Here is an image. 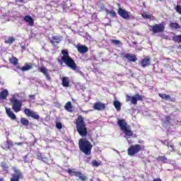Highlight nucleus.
<instances>
[{"instance_id": "obj_1", "label": "nucleus", "mask_w": 181, "mask_h": 181, "mask_svg": "<svg viewBox=\"0 0 181 181\" xmlns=\"http://www.w3.org/2000/svg\"><path fill=\"white\" fill-rule=\"evenodd\" d=\"M61 53L63 56L61 59H58L59 64L62 66L63 63H64L67 67H69V69L76 71V70H77V64H76L74 59H73V58H71L69 54V52L66 49H62Z\"/></svg>"}, {"instance_id": "obj_2", "label": "nucleus", "mask_w": 181, "mask_h": 181, "mask_svg": "<svg viewBox=\"0 0 181 181\" xmlns=\"http://www.w3.org/2000/svg\"><path fill=\"white\" fill-rule=\"evenodd\" d=\"M75 125L76 131L81 136H87V127L86 126V122H84V117L81 115H78Z\"/></svg>"}, {"instance_id": "obj_3", "label": "nucleus", "mask_w": 181, "mask_h": 181, "mask_svg": "<svg viewBox=\"0 0 181 181\" xmlns=\"http://www.w3.org/2000/svg\"><path fill=\"white\" fill-rule=\"evenodd\" d=\"M79 149L85 155H91V149H93V144L87 139H81L78 141Z\"/></svg>"}, {"instance_id": "obj_4", "label": "nucleus", "mask_w": 181, "mask_h": 181, "mask_svg": "<svg viewBox=\"0 0 181 181\" xmlns=\"http://www.w3.org/2000/svg\"><path fill=\"white\" fill-rule=\"evenodd\" d=\"M141 151H145V146L141 144H132L127 149L129 156H134L136 153H139Z\"/></svg>"}, {"instance_id": "obj_5", "label": "nucleus", "mask_w": 181, "mask_h": 181, "mask_svg": "<svg viewBox=\"0 0 181 181\" xmlns=\"http://www.w3.org/2000/svg\"><path fill=\"white\" fill-rule=\"evenodd\" d=\"M117 125H119L122 131H123L124 134L127 135V136H132L134 135V132H132V130L128 129V127H127V125L128 124L125 121V119H119L117 121Z\"/></svg>"}, {"instance_id": "obj_6", "label": "nucleus", "mask_w": 181, "mask_h": 181, "mask_svg": "<svg viewBox=\"0 0 181 181\" xmlns=\"http://www.w3.org/2000/svg\"><path fill=\"white\" fill-rule=\"evenodd\" d=\"M145 98L144 95H141L139 93H136V95L131 96L129 95H126V101L127 103L131 102L134 105H136L138 104V101H144Z\"/></svg>"}, {"instance_id": "obj_7", "label": "nucleus", "mask_w": 181, "mask_h": 181, "mask_svg": "<svg viewBox=\"0 0 181 181\" xmlns=\"http://www.w3.org/2000/svg\"><path fill=\"white\" fill-rule=\"evenodd\" d=\"M10 103L12 104V110L14 112H19L22 110L23 102L16 99V98L13 97L10 99Z\"/></svg>"}, {"instance_id": "obj_8", "label": "nucleus", "mask_w": 181, "mask_h": 181, "mask_svg": "<svg viewBox=\"0 0 181 181\" xmlns=\"http://www.w3.org/2000/svg\"><path fill=\"white\" fill-rule=\"evenodd\" d=\"M118 15L123 19L129 21V19H134V16L131 15V12L119 8L117 11Z\"/></svg>"}, {"instance_id": "obj_9", "label": "nucleus", "mask_w": 181, "mask_h": 181, "mask_svg": "<svg viewBox=\"0 0 181 181\" xmlns=\"http://www.w3.org/2000/svg\"><path fill=\"white\" fill-rule=\"evenodd\" d=\"M66 172L69 173V175H71V176H76V177H78L80 180H87V177L84 175V174L78 171H76V169H68Z\"/></svg>"}, {"instance_id": "obj_10", "label": "nucleus", "mask_w": 181, "mask_h": 181, "mask_svg": "<svg viewBox=\"0 0 181 181\" xmlns=\"http://www.w3.org/2000/svg\"><path fill=\"white\" fill-rule=\"evenodd\" d=\"M153 33H162L165 32V22L151 26Z\"/></svg>"}, {"instance_id": "obj_11", "label": "nucleus", "mask_w": 181, "mask_h": 181, "mask_svg": "<svg viewBox=\"0 0 181 181\" xmlns=\"http://www.w3.org/2000/svg\"><path fill=\"white\" fill-rule=\"evenodd\" d=\"M21 179H23V174L21 172V170L15 169L10 181H19Z\"/></svg>"}, {"instance_id": "obj_12", "label": "nucleus", "mask_w": 181, "mask_h": 181, "mask_svg": "<svg viewBox=\"0 0 181 181\" xmlns=\"http://www.w3.org/2000/svg\"><path fill=\"white\" fill-rule=\"evenodd\" d=\"M24 114L27 115V117H31V118H33L34 119H39V118H40V116H39L37 112L30 110L29 108H25L24 110Z\"/></svg>"}, {"instance_id": "obj_13", "label": "nucleus", "mask_w": 181, "mask_h": 181, "mask_svg": "<svg viewBox=\"0 0 181 181\" xmlns=\"http://www.w3.org/2000/svg\"><path fill=\"white\" fill-rule=\"evenodd\" d=\"M13 141L12 140H7L3 143L1 145L2 149H4V151H11V148H13Z\"/></svg>"}, {"instance_id": "obj_14", "label": "nucleus", "mask_w": 181, "mask_h": 181, "mask_svg": "<svg viewBox=\"0 0 181 181\" xmlns=\"http://www.w3.org/2000/svg\"><path fill=\"white\" fill-rule=\"evenodd\" d=\"M38 71H40V73H42V74H44L46 80H47L48 81H50L52 80V78L49 74V70L47 69V68H46V66H42L40 69H38Z\"/></svg>"}, {"instance_id": "obj_15", "label": "nucleus", "mask_w": 181, "mask_h": 181, "mask_svg": "<svg viewBox=\"0 0 181 181\" xmlns=\"http://www.w3.org/2000/svg\"><path fill=\"white\" fill-rule=\"evenodd\" d=\"M93 108L96 110V111H104V110H105V104L101 102H96L93 105Z\"/></svg>"}, {"instance_id": "obj_16", "label": "nucleus", "mask_w": 181, "mask_h": 181, "mask_svg": "<svg viewBox=\"0 0 181 181\" xmlns=\"http://www.w3.org/2000/svg\"><path fill=\"white\" fill-rule=\"evenodd\" d=\"M5 110H6V114L8 115V118H11V119H13V120H16V115L13 113L11 107H6Z\"/></svg>"}, {"instance_id": "obj_17", "label": "nucleus", "mask_w": 181, "mask_h": 181, "mask_svg": "<svg viewBox=\"0 0 181 181\" xmlns=\"http://www.w3.org/2000/svg\"><path fill=\"white\" fill-rule=\"evenodd\" d=\"M124 58L127 59L128 60V62H132L133 63H135V62H136L138 60V58H136V56L134 54L127 53L124 56Z\"/></svg>"}, {"instance_id": "obj_18", "label": "nucleus", "mask_w": 181, "mask_h": 181, "mask_svg": "<svg viewBox=\"0 0 181 181\" xmlns=\"http://www.w3.org/2000/svg\"><path fill=\"white\" fill-rule=\"evenodd\" d=\"M140 64L141 67H147V66H149L151 64V59L148 58V57H146L144 59H142V61L140 62Z\"/></svg>"}, {"instance_id": "obj_19", "label": "nucleus", "mask_w": 181, "mask_h": 181, "mask_svg": "<svg viewBox=\"0 0 181 181\" xmlns=\"http://www.w3.org/2000/svg\"><path fill=\"white\" fill-rule=\"evenodd\" d=\"M76 49L79 53H87L88 52V47L86 45H76Z\"/></svg>"}, {"instance_id": "obj_20", "label": "nucleus", "mask_w": 181, "mask_h": 181, "mask_svg": "<svg viewBox=\"0 0 181 181\" xmlns=\"http://www.w3.org/2000/svg\"><path fill=\"white\" fill-rule=\"evenodd\" d=\"M16 40L15 37L9 36V37H4V43L6 45H12Z\"/></svg>"}, {"instance_id": "obj_21", "label": "nucleus", "mask_w": 181, "mask_h": 181, "mask_svg": "<svg viewBox=\"0 0 181 181\" xmlns=\"http://www.w3.org/2000/svg\"><path fill=\"white\" fill-rule=\"evenodd\" d=\"M8 95H9L8 89L1 90L0 93V100H6V98H8Z\"/></svg>"}, {"instance_id": "obj_22", "label": "nucleus", "mask_w": 181, "mask_h": 181, "mask_svg": "<svg viewBox=\"0 0 181 181\" xmlns=\"http://www.w3.org/2000/svg\"><path fill=\"white\" fill-rule=\"evenodd\" d=\"M25 22H28L30 26H33L35 25V21L30 16H25L24 17Z\"/></svg>"}, {"instance_id": "obj_23", "label": "nucleus", "mask_w": 181, "mask_h": 181, "mask_svg": "<svg viewBox=\"0 0 181 181\" xmlns=\"http://www.w3.org/2000/svg\"><path fill=\"white\" fill-rule=\"evenodd\" d=\"M62 86L63 87H69L70 86V78L67 76L62 77Z\"/></svg>"}, {"instance_id": "obj_24", "label": "nucleus", "mask_w": 181, "mask_h": 181, "mask_svg": "<svg viewBox=\"0 0 181 181\" xmlns=\"http://www.w3.org/2000/svg\"><path fill=\"white\" fill-rule=\"evenodd\" d=\"M158 96L162 98V100H165V101H173L172 97L165 93H159Z\"/></svg>"}, {"instance_id": "obj_25", "label": "nucleus", "mask_w": 181, "mask_h": 181, "mask_svg": "<svg viewBox=\"0 0 181 181\" xmlns=\"http://www.w3.org/2000/svg\"><path fill=\"white\" fill-rule=\"evenodd\" d=\"M64 108L68 112H73V106L71 105V102L69 101L66 103Z\"/></svg>"}, {"instance_id": "obj_26", "label": "nucleus", "mask_w": 181, "mask_h": 181, "mask_svg": "<svg viewBox=\"0 0 181 181\" xmlns=\"http://www.w3.org/2000/svg\"><path fill=\"white\" fill-rule=\"evenodd\" d=\"M62 42V39L59 36L52 37V40H50V43L52 45H54V43H60Z\"/></svg>"}, {"instance_id": "obj_27", "label": "nucleus", "mask_w": 181, "mask_h": 181, "mask_svg": "<svg viewBox=\"0 0 181 181\" xmlns=\"http://www.w3.org/2000/svg\"><path fill=\"white\" fill-rule=\"evenodd\" d=\"M33 67L32 64L25 63V66L21 67V71H28V70H31Z\"/></svg>"}, {"instance_id": "obj_28", "label": "nucleus", "mask_w": 181, "mask_h": 181, "mask_svg": "<svg viewBox=\"0 0 181 181\" xmlns=\"http://www.w3.org/2000/svg\"><path fill=\"white\" fill-rule=\"evenodd\" d=\"M170 29H175V30L177 29H180L181 26L177 23H170L169 25Z\"/></svg>"}, {"instance_id": "obj_29", "label": "nucleus", "mask_w": 181, "mask_h": 181, "mask_svg": "<svg viewBox=\"0 0 181 181\" xmlns=\"http://www.w3.org/2000/svg\"><path fill=\"white\" fill-rule=\"evenodd\" d=\"M173 40L175 43H181V34L180 35H175L173 37Z\"/></svg>"}, {"instance_id": "obj_30", "label": "nucleus", "mask_w": 181, "mask_h": 181, "mask_svg": "<svg viewBox=\"0 0 181 181\" xmlns=\"http://www.w3.org/2000/svg\"><path fill=\"white\" fill-rule=\"evenodd\" d=\"M113 105L115 107L117 111H121V103L118 100H115L113 103Z\"/></svg>"}, {"instance_id": "obj_31", "label": "nucleus", "mask_w": 181, "mask_h": 181, "mask_svg": "<svg viewBox=\"0 0 181 181\" xmlns=\"http://www.w3.org/2000/svg\"><path fill=\"white\" fill-rule=\"evenodd\" d=\"M9 62L11 64H13V66H16L18 65V59L15 57H12L11 58H9Z\"/></svg>"}, {"instance_id": "obj_32", "label": "nucleus", "mask_w": 181, "mask_h": 181, "mask_svg": "<svg viewBox=\"0 0 181 181\" xmlns=\"http://www.w3.org/2000/svg\"><path fill=\"white\" fill-rule=\"evenodd\" d=\"M36 158L38 159V160H42V162H46V160H47V158L43 157L41 153H37Z\"/></svg>"}, {"instance_id": "obj_33", "label": "nucleus", "mask_w": 181, "mask_h": 181, "mask_svg": "<svg viewBox=\"0 0 181 181\" xmlns=\"http://www.w3.org/2000/svg\"><path fill=\"white\" fill-rule=\"evenodd\" d=\"M106 13H109V15H110V16L112 18H117V12H115V11H114V10L110 11V10L107 9Z\"/></svg>"}, {"instance_id": "obj_34", "label": "nucleus", "mask_w": 181, "mask_h": 181, "mask_svg": "<svg viewBox=\"0 0 181 181\" xmlns=\"http://www.w3.org/2000/svg\"><path fill=\"white\" fill-rule=\"evenodd\" d=\"M21 122L25 127H28V125H29V120H28V119H26V118L21 117Z\"/></svg>"}, {"instance_id": "obj_35", "label": "nucleus", "mask_w": 181, "mask_h": 181, "mask_svg": "<svg viewBox=\"0 0 181 181\" xmlns=\"http://www.w3.org/2000/svg\"><path fill=\"white\" fill-rule=\"evenodd\" d=\"M141 16L144 19H152V18H153V16H152L151 14H148V13H146L145 12L141 14Z\"/></svg>"}, {"instance_id": "obj_36", "label": "nucleus", "mask_w": 181, "mask_h": 181, "mask_svg": "<svg viewBox=\"0 0 181 181\" xmlns=\"http://www.w3.org/2000/svg\"><path fill=\"white\" fill-rule=\"evenodd\" d=\"M111 43H112V45H115V46H119V45H122V42H121V41L118 40H110Z\"/></svg>"}, {"instance_id": "obj_37", "label": "nucleus", "mask_w": 181, "mask_h": 181, "mask_svg": "<svg viewBox=\"0 0 181 181\" xmlns=\"http://www.w3.org/2000/svg\"><path fill=\"white\" fill-rule=\"evenodd\" d=\"M1 168H2L3 170H8V169H9V167L8 166L6 162H1Z\"/></svg>"}, {"instance_id": "obj_38", "label": "nucleus", "mask_w": 181, "mask_h": 181, "mask_svg": "<svg viewBox=\"0 0 181 181\" xmlns=\"http://www.w3.org/2000/svg\"><path fill=\"white\" fill-rule=\"evenodd\" d=\"M157 160H160L161 162H166V160H168V158L165 156H158L157 158Z\"/></svg>"}, {"instance_id": "obj_39", "label": "nucleus", "mask_w": 181, "mask_h": 181, "mask_svg": "<svg viewBox=\"0 0 181 181\" xmlns=\"http://www.w3.org/2000/svg\"><path fill=\"white\" fill-rule=\"evenodd\" d=\"M56 128H57V129H62L63 128V124H62V122H57L56 123Z\"/></svg>"}, {"instance_id": "obj_40", "label": "nucleus", "mask_w": 181, "mask_h": 181, "mask_svg": "<svg viewBox=\"0 0 181 181\" xmlns=\"http://www.w3.org/2000/svg\"><path fill=\"white\" fill-rule=\"evenodd\" d=\"M92 165L95 168H98V166H100V163H98V161H97L96 160H94L92 161Z\"/></svg>"}, {"instance_id": "obj_41", "label": "nucleus", "mask_w": 181, "mask_h": 181, "mask_svg": "<svg viewBox=\"0 0 181 181\" xmlns=\"http://www.w3.org/2000/svg\"><path fill=\"white\" fill-rule=\"evenodd\" d=\"M167 146L168 147V148H171V151H175V146H173V145H169V143H168V145H167Z\"/></svg>"}, {"instance_id": "obj_42", "label": "nucleus", "mask_w": 181, "mask_h": 181, "mask_svg": "<svg viewBox=\"0 0 181 181\" xmlns=\"http://www.w3.org/2000/svg\"><path fill=\"white\" fill-rule=\"evenodd\" d=\"M15 71H16L17 70H22V67H21L20 66H16V69H14Z\"/></svg>"}, {"instance_id": "obj_43", "label": "nucleus", "mask_w": 181, "mask_h": 181, "mask_svg": "<svg viewBox=\"0 0 181 181\" xmlns=\"http://www.w3.org/2000/svg\"><path fill=\"white\" fill-rule=\"evenodd\" d=\"M29 98H31V100H35V95H29Z\"/></svg>"}, {"instance_id": "obj_44", "label": "nucleus", "mask_w": 181, "mask_h": 181, "mask_svg": "<svg viewBox=\"0 0 181 181\" xmlns=\"http://www.w3.org/2000/svg\"><path fill=\"white\" fill-rule=\"evenodd\" d=\"M14 145H18V146H21V145H23V143L22 142L14 143Z\"/></svg>"}, {"instance_id": "obj_45", "label": "nucleus", "mask_w": 181, "mask_h": 181, "mask_svg": "<svg viewBox=\"0 0 181 181\" xmlns=\"http://www.w3.org/2000/svg\"><path fill=\"white\" fill-rule=\"evenodd\" d=\"M153 181H162V180L160 178H156Z\"/></svg>"}, {"instance_id": "obj_46", "label": "nucleus", "mask_w": 181, "mask_h": 181, "mask_svg": "<svg viewBox=\"0 0 181 181\" xmlns=\"http://www.w3.org/2000/svg\"><path fill=\"white\" fill-rule=\"evenodd\" d=\"M0 181H4V178L0 177Z\"/></svg>"}, {"instance_id": "obj_47", "label": "nucleus", "mask_w": 181, "mask_h": 181, "mask_svg": "<svg viewBox=\"0 0 181 181\" xmlns=\"http://www.w3.org/2000/svg\"><path fill=\"white\" fill-rule=\"evenodd\" d=\"M177 49H181V45H179V46L177 47Z\"/></svg>"}, {"instance_id": "obj_48", "label": "nucleus", "mask_w": 181, "mask_h": 181, "mask_svg": "<svg viewBox=\"0 0 181 181\" xmlns=\"http://www.w3.org/2000/svg\"><path fill=\"white\" fill-rule=\"evenodd\" d=\"M81 74H83V72H82V71H81Z\"/></svg>"}, {"instance_id": "obj_49", "label": "nucleus", "mask_w": 181, "mask_h": 181, "mask_svg": "<svg viewBox=\"0 0 181 181\" xmlns=\"http://www.w3.org/2000/svg\"><path fill=\"white\" fill-rule=\"evenodd\" d=\"M139 144H141V141H139Z\"/></svg>"}, {"instance_id": "obj_50", "label": "nucleus", "mask_w": 181, "mask_h": 181, "mask_svg": "<svg viewBox=\"0 0 181 181\" xmlns=\"http://www.w3.org/2000/svg\"><path fill=\"white\" fill-rule=\"evenodd\" d=\"M180 146H181V142L180 143Z\"/></svg>"}, {"instance_id": "obj_51", "label": "nucleus", "mask_w": 181, "mask_h": 181, "mask_svg": "<svg viewBox=\"0 0 181 181\" xmlns=\"http://www.w3.org/2000/svg\"><path fill=\"white\" fill-rule=\"evenodd\" d=\"M159 1H162V0H159Z\"/></svg>"}]
</instances>
